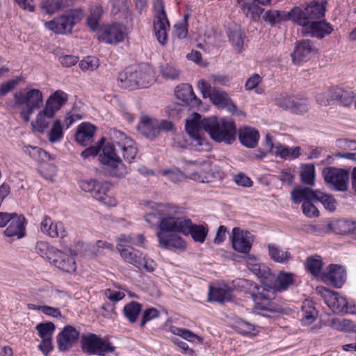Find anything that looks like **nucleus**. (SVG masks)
<instances>
[{
	"mask_svg": "<svg viewBox=\"0 0 356 356\" xmlns=\"http://www.w3.org/2000/svg\"><path fill=\"white\" fill-rule=\"evenodd\" d=\"M40 231L51 238L63 239L67 232L60 221L54 222L49 216H44L40 222Z\"/></svg>",
	"mask_w": 356,
	"mask_h": 356,
	"instance_id": "a211bd4d",
	"label": "nucleus"
},
{
	"mask_svg": "<svg viewBox=\"0 0 356 356\" xmlns=\"http://www.w3.org/2000/svg\"><path fill=\"white\" fill-rule=\"evenodd\" d=\"M188 15H185L184 21L179 22L174 26V33L175 35L179 39L186 38L188 34Z\"/></svg>",
	"mask_w": 356,
	"mask_h": 356,
	"instance_id": "69168bd1",
	"label": "nucleus"
},
{
	"mask_svg": "<svg viewBox=\"0 0 356 356\" xmlns=\"http://www.w3.org/2000/svg\"><path fill=\"white\" fill-rule=\"evenodd\" d=\"M186 131L191 145L196 151H208L211 145L204 137L203 130L217 143L232 144L236 140L237 128L234 121L229 118L218 119L216 116L202 118L200 114L194 113L191 120L186 122Z\"/></svg>",
	"mask_w": 356,
	"mask_h": 356,
	"instance_id": "f257e3e1",
	"label": "nucleus"
},
{
	"mask_svg": "<svg viewBox=\"0 0 356 356\" xmlns=\"http://www.w3.org/2000/svg\"><path fill=\"white\" fill-rule=\"evenodd\" d=\"M63 137V131L61 121L56 120L50 129L48 138L51 143H56L61 140Z\"/></svg>",
	"mask_w": 356,
	"mask_h": 356,
	"instance_id": "6e6d98bb",
	"label": "nucleus"
},
{
	"mask_svg": "<svg viewBox=\"0 0 356 356\" xmlns=\"http://www.w3.org/2000/svg\"><path fill=\"white\" fill-rule=\"evenodd\" d=\"M250 294L257 309L277 312L278 310L273 306L270 300L273 298V293L269 290L257 284L250 285Z\"/></svg>",
	"mask_w": 356,
	"mask_h": 356,
	"instance_id": "f8f14e48",
	"label": "nucleus"
},
{
	"mask_svg": "<svg viewBox=\"0 0 356 356\" xmlns=\"http://www.w3.org/2000/svg\"><path fill=\"white\" fill-rule=\"evenodd\" d=\"M142 305L136 301H131L125 305L123 309L124 316L131 323L136 322L139 314L142 311Z\"/></svg>",
	"mask_w": 356,
	"mask_h": 356,
	"instance_id": "de8ad7c7",
	"label": "nucleus"
},
{
	"mask_svg": "<svg viewBox=\"0 0 356 356\" xmlns=\"http://www.w3.org/2000/svg\"><path fill=\"white\" fill-rule=\"evenodd\" d=\"M49 262L56 268L67 273L74 272L76 268L74 258L59 250L56 252Z\"/></svg>",
	"mask_w": 356,
	"mask_h": 356,
	"instance_id": "a878e982",
	"label": "nucleus"
},
{
	"mask_svg": "<svg viewBox=\"0 0 356 356\" xmlns=\"http://www.w3.org/2000/svg\"><path fill=\"white\" fill-rule=\"evenodd\" d=\"M117 149L112 145H106L103 153L99 156L101 163L111 168V174L117 177H124L127 173L126 165L116 154Z\"/></svg>",
	"mask_w": 356,
	"mask_h": 356,
	"instance_id": "9b49d317",
	"label": "nucleus"
},
{
	"mask_svg": "<svg viewBox=\"0 0 356 356\" xmlns=\"http://www.w3.org/2000/svg\"><path fill=\"white\" fill-rule=\"evenodd\" d=\"M154 9L155 11V19L154 21L168 20L165 10L164 2L162 0H154Z\"/></svg>",
	"mask_w": 356,
	"mask_h": 356,
	"instance_id": "e2e57ef3",
	"label": "nucleus"
},
{
	"mask_svg": "<svg viewBox=\"0 0 356 356\" xmlns=\"http://www.w3.org/2000/svg\"><path fill=\"white\" fill-rule=\"evenodd\" d=\"M345 268L337 264H330L322 273V280L336 288H341L346 281Z\"/></svg>",
	"mask_w": 356,
	"mask_h": 356,
	"instance_id": "f3484780",
	"label": "nucleus"
},
{
	"mask_svg": "<svg viewBox=\"0 0 356 356\" xmlns=\"http://www.w3.org/2000/svg\"><path fill=\"white\" fill-rule=\"evenodd\" d=\"M167 207L168 204L157 205L154 211L147 213L145 216V219L147 221V222L149 224V225L152 227H158L159 228L161 219L163 218V216H162L161 213L159 211V210L161 209V207Z\"/></svg>",
	"mask_w": 356,
	"mask_h": 356,
	"instance_id": "864d4df0",
	"label": "nucleus"
},
{
	"mask_svg": "<svg viewBox=\"0 0 356 356\" xmlns=\"http://www.w3.org/2000/svg\"><path fill=\"white\" fill-rule=\"evenodd\" d=\"M233 289L229 287H210L209 300L223 303L232 298Z\"/></svg>",
	"mask_w": 356,
	"mask_h": 356,
	"instance_id": "c9c22d12",
	"label": "nucleus"
},
{
	"mask_svg": "<svg viewBox=\"0 0 356 356\" xmlns=\"http://www.w3.org/2000/svg\"><path fill=\"white\" fill-rule=\"evenodd\" d=\"M81 342L83 350L89 355L104 356L106 353H113L115 349V347L109 342L95 334L83 335Z\"/></svg>",
	"mask_w": 356,
	"mask_h": 356,
	"instance_id": "9d476101",
	"label": "nucleus"
},
{
	"mask_svg": "<svg viewBox=\"0 0 356 356\" xmlns=\"http://www.w3.org/2000/svg\"><path fill=\"white\" fill-rule=\"evenodd\" d=\"M102 16V10L99 7L93 8L90 15L87 18V26L90 28L92 31H96L99 27V21Z\"/></svg>",
	"mask_w": 356,
	"mask_h": 356,
	"instance_id": "052dcab7",
	"label": "nucleus"
},
{
	"mask_svg": "<svg viewBox=\"0 0 356 356\" xmlns=\"http://www.w3.org/2000/svg\"><path fill=\"white\" fill-rule=\"evenodd\" d=\"M79 186L82 191L90 193L97 200L108 205L115 204V200L107 195L110 189L109 183L91 179L80 181Z\"/></svg>",
	"mask_w": 356,
	"mask_h": 356,
	"instance_id": "6e6552de",
	"label": "nucleus"
},
{
	"mask_svg": "<svg viewBox=\"0 0 356 356\" xmlns=\"http://www.w3.org/2000/svg\"><path fill=\"white\" fill-rule=\"evenodd\" d=\"M156 237L159 239V247L163 249H179L184 250L186 243L183 238L175 233L163 236V233L156 232Z\"/></svg>",
	"mask_w": 356,
	"mask_h": 356,
	"instance_id": "393cba45",
	"label": "nucleus"
},
{
	"mask_svg": "<svg viewBox=\"0 0 356 356\" xmlns=\"http://www.w3.org/2000/svg\"><path fill=\"white\" fill-rule=\"evenodd\" d=\"M322 175L329 187L337 191H346L348 188L350 172L348 170L335 167H326Z\"/></svg>",
	"mask_w": 356,
	"mask_h": 356,
	"instance_id": "0eeeda50",
	"label": "nucleus"
},
{
	"mask_svg": "<svg viewBox=\"0 0 356 356\" xmlns=\"http://www.w3.org/2000/svg\"><path fill=\"white\" fill-rule=\"evenodd\" d=\"M238 138L242 145L249 148L257 146L259 134L257 129L250 127H244L238 131Z\"/></svg>",
	"mask_w": 356,
	"mask_h": 356,
	"instance_id": "c85d7f7f",
	"label": "nucleus"
},
{
	"mask_svg": "<svg viewBox=\"0 0 356 356\" xmlns=\"http://www.w3.org/2000/svg\"><path fill=\"white\" fill-rule=\"evenodd\" d=\"M332 26L326 20L316 19L309 26L302 29V34L304 36H311L318 39H322L331 34L333 31Z\"/></svg>",
	"mask_w": 356,
	"mask_h": 356,
	"instance_id": "6ab92c4d",
	"label": "nucleus"
},
{
	"mask_svg": "<svg viewBox=\"0 0 356 356\" xmlns=\"http://www.w3.org/2000/svg\"><path fill=\"white\" fill-rule=\"evenodd\" d=\"M125 35L126 32L124 25L115 22L102 29L99 40L106 44H118L124 40Z\"/></svg>",
	"mask_w": 356,
	"mask_h": 356,
	"instance_id": "ddd939ff",
	"label": "nucleus"
},
{
	"mask_svg": "<svg viewBox=\"0 0 356 356\" xmlns=\"http://www.w3.org/2000/svg\"><path fill=\"white\" fill-rule=\"evenodd\" d=\"M262 78L257 73L252 74L246 81L245 88L246 90H255L257 93H261V90H259V84L261 82Z\"/></svg>",
	"mask_w": 356,
	"mask_h": 356,
	"instance_id": "338daca9",
	"label": "nucleus"
},
{
	"mask_svg": "<svg viewBox=\"0 0 356 356\" xmlns=\"http://www.w3.org/2000/svg\"><path fill=\"white\" fill-rule=\"evenodd\" d=\"M317 49L314 42L310 40H302L296 43L291 57L294 63H300L308 60L312 54L316 53Z\"/></svg>",
	"mask_w": 356,
	"mask_h": 356,
	"instance_id": "aec40b11",
	"label": "nucleus"
},
{
	"mask_svg": "<svg viewBox=\"0 0 356 356\" xmlns=\"http://www.w3.org/2000/svg\"><path fill=\"white\" fill-rule=\"evenodd\" d=\"M268 249L270 259L275 262L285 263L291 258L290 252L281 250L275 244H269Z\"/></svg>",
	"mask_w": 356,
	"mask_h": 356,
	"instance_id": "09e8293b",
	"label": "nucleus"
},
{
	"mask_svg": "<svg viewBox=\"0 0 356 356\" xmlns=\"http://www.w3.org/2000/svg\"><path fill=\"white\" fill-rule=\"evenodd\" d=\"M39 337L43 339H52L56 326L52 322L38 323L35 327Z\"/></svg>",
	"mask_w": 356,
	"mask_h": 356,
	"instance_id": "603ef678",
	"label": "nucleus"
},
{
	"mask_svg": "<svg viewBox=\"0 0 356 356\" xmlns=\"http://www.w3.org/2000/svg\"><path fill=\"white\" fill-rule=\"evenodd\" d=\"M153 26L157 41L161 45H165L168 42L167 30L170 29L169 21H154Z\"/></svg>",
	"mask_w": 356,
	"mask_h": 356,
	"instance_id": "79ce46f5",
	"label": "nucleus"
},
{
	"mask_svg": "<svg viewBox=\"0 0 356 356\" xmlns=\"http://www.w3.org/2000/svg\"><path fill=\"white\" fill-rule=\"evenodd\" d=\"M138 131L146 138L154 139L159 135L157 120L144 118L137 127Z\"/></svg>",
	"mask_w": 356,
	"mask_h": 356,
	"instance_id": "473e14b6",
	"label": "nucleus"
},
{
	"mask_svg": "<svg viewBox=\"0 0 356 356\" xmlns=\"http://www.w3.org/2000/svg\"><path fill=\"white\" fill-rule=\"evenodd\" d=\"M293 96H290L286 93L280 94L275 98V103L280 108L291 111L293 105Z\"/></svg>",
	"mask_w": 356,
	"mask_h": 356,
	"instance_id": "680f3d73",
	"label": "nucleus"
},
{
	"mask_svg": "<svg viewBox=\"0 0 356 356\" xmlns=\"http://www.w3.org/2000/svg\"><path fill=\"white\" fill-rule=\"evenodd\" d=\"M301 181L302 183L309 185H314L315 168L313 164H307L303 166L300 173Z\"/></svg>",
	"mask_w": 356,
	"mask_h": 356,
	"instance_id": "5fc2aeb1",
	"label": "nucleus"
},
{
	"mask_svg": "<svg viewBox=\"0 0 356 356\" xmlns=\"http://www.w3.org/2000/svg\"><path fill=\"white\" fill-rule=\"evenodd\" d=\"M58 250V249L50 246L49 244L45 241H38L35 245L36 252L42 257L46 258L49 261H51V258Z\"/></svg>",
	"mask_w": 356,
	"mask_h": 356,
	"instance_id": "8fccbe9b",
	"label": "nucleus"
},
{
	"mask_svg": "<svg viewBox=\"0 0 356 356\" xmlns=\"http://www.w3.org/2000/svg\"><path fill=\"white\" fill-rule=\"evenodd\" d=\"M22 150L24 154L37 161H43L50 158V155L47 152L38 146L24 145L22 147Z\"/></svg>",
	"mask_w": 356,
	"mask_h": 356,
	"instance_id": "a18cd8bd",
	"label": "nucleus"
},
{
	"mask_svg": "<svg viewBox=\"0 0 356 356\" xmlns=\"http://www.w3.org/2000/svg\"><path fill=\"white\" fill-rule=\"evenodd\" d=\"M248 268L252 272L262 283L268 284L274 280V275L269 267L260 263L255 257H250L247 261Z\"/></svg>",
	"mask_w": 356,
	"mask_h": 356,
	"instance_id": "412c9836",
	"label": "nucleus"
},
{
	"mask_svg": "<svg viewBox=\"0 0 356 356\" xmlns=\"http://www.w3.org/2000/svg\"><path fill=\"white\" fill-rule=\"evenodd\" d=\"M309 109V101L305 98H295L293 99V105L291 108V112L295 114H303L307 112Z\"/></svg>",
	"mask_w": 356,
	"mask_h": 356,
	"instance_id": "bf43d9fd",
	"label": "nucleus"
},
{
	"mask_svg": "<svg viewBox=\"0 0 356 356\" xmlns=\"http://www.w3.org/2000/svg\"><path fill=\"white\" fill-rule=\"evenodd\" d=\"M300 150V148L298 146L289 147L279 143L276 145L275 155L284 159H293L299 156Z\"/></svg>",
	"mask_w": 356,
	"mask_h": 356,
	"instance_id": "c03bdc74",
	"label": "nucleus"
},
{
	"mask_svg": "<svg viewBox=\"0 0 356 356\" xmlns=\"http://www.w3.org/2000/svg\"><path fill=\"white\" fill-rule=\"evenodd\" d=\"M264 21L273 26L277 23L288 21V12L277 10H267L262 17Z\"/></svg>",
	"mask_w": 356,
	"mask_h": 356,
	"instance_id": "37998d69",
	"label": "nucleus"
},
{
	"mask_svg": "<svg viewBox=\"0 0 356 356\" xmlns=\"http://www.w3.org/2000/svg\"><path fill=\"white\" fill-rule=\"evenodd\" d=\"M14 101L17 106H24L20 112V115L24 122H28L33 111L42 105V93L38 89L19 91L15 93Z\"/></svg>",
	"mask_w": 356,
	"mask_h": 356,
	"instance_id": "39448f33",
	"label": "nucleus"
},
{
	"mask_svg": "<svg viewBox=\"0 0 356 356\" xmlns=\"http://www.w3.org/2000/svg\"><path fill=\"white\" fill-rule=\"evenodd\" d=\"M252 236L250 232L234 227L232 229V236L233 248L238 252L248 253L252 248Z\"/></svg>",
	"mask_w": 356,
	"mask_h": 356,
	"instance_id": "4468645a",
	"label": "nucleus"
},
{
	"mask_svg": "<svg viewBox=\"0 0 356 356\" xmlns=\"http://www.w3.org/2000/svg\"><path fill=\"white\" fill-rule=\"evenodd\" d=\"M67 99L68 95L67 93L62 90H56L49 96L44 106L56 114L65 104Z\"/></svg>",
	"mask_w": 356,
	"mask_h": 356,
	"instance_id": "72a5a7b5",
	"label": "nucleus"
},
{
	"mask_svg": "<svg viewBox=\"0 0 356 356\" xmlns=\"http://www.w3.org/2000/svg\"><path fill=\"white\" fill-rule=\"evenodd\" d=\"M302 308L301 322L303 325H310L318 317V312L314 308L313 302L309 300L303 302Z\"/></svg>",
	"mask_w": 356,
	"mask_h": 356,
	"instance_id": "4c0bfd02",
	"label": "nucleus"
},
{
	"mask_svg": "<svg viewBox=\"0 0 356 356\" xmlns=\"http://www.w3.org/2000/svg\"><path fill=\"white\" fill-rule=\"evenodd\" d=\"M160 312L159 311L154 307L148 308L145 309L142 316V318L140 321V326L141 328L145 327V325L147 322L156 318L159 316Z\"/></svg>",
	"mask_w": 356,
	"mask_h": 356,
	"instance_id": "0e129e2a",
	"label": "nucleus"
},
{
	"mask_svg": "<svg viewBox=\"0 0 356 356\" xmlns=\"http://www.w3.org/2000/svg\"><path fill=\"white\" fill-rule=\"evenodd\" d=\"M154 81L153 70L147 64L127 67L118 78L120 87L130 90L148 88Z\"/></svg>",
	"mask_w": 356,
	"mask_h": 356,
	"instance_id": "f03ea898",
	"label": "nucleus"
},
{
	"mask_svg": "<svg viewBox=\"0 0 356 356\" xmlns=\"http://www.w3.org/2000/svg\"><path fill=\"white\" fill-rule=\"evenodd\" d=\"M113 137L118 140L115 143L122 151L124 159L131 163L137 154V149L134 147L133 140L120 131H114Z\"/></svg>",
	"mask_w": 356,
	"mask_h": 356,
	"instance_id": "2eb2a0df",
	"label": "nucleus"
},
{
	"mask_svg": "<svg viewBox=\"0 0 356 356\" xmlns=\"http://www.w3.org/2000/svg\"><path fill=\"white\" fill-rule=\"evenodd\" d=\"M186 222L183 230V234H190L192 238L198 243H204L208 234V229L203 225L193 224L191 219L187 218Z\"/></svg>",
	"mask_w": 356,
	"mask_h": 356,
	"instance_id": "bb28decb",
	"label": "nucleus"
},
{
	"mask_svg": "<svg viewBox=\"0 0 356 356\" xmlns=\"http://www.w3.org/2000/svg\"><path fill=\"white\" fill-rule=\"evenodd\" d=\"M175 95L183 104L190 105L191 106H198L201 104V100L194 94L192 86L188 83H182L176 87Z\"/></svg>",
	"mask_w": 356,
	"mask_h": 356,
	"instance_id": "b1692460",
	"label": "nucleus"
},
{
	"mask_svg": "<svg viewBox=\"0 0 356 356\" xmlns=\"http://www.w3.org/2000/svg\"><path fill=\"white\" fill-rule=\"evenodd\" d=\"M325 4V1L313 0L307 4L295 6L288 12V20L305 29L314 20L324 17Z\"/></svg>",
	"mask_w": 356,
	"mask_h": 356,
	"instance_id": "7ed1b4c3",
	"label": "nucleus"
},
{
	"mask_svg": "<svg viewBox=\"0 0 356 356\" xmlns=\"http://www.w3.org/2000/svg\"><path fill=\"white\" fill-rule=\"evenodd\" d=\"M96 127L90 123L83 122L79 125L75 134L76 141L83 145L86 146L90 143L93 138Z\"/></svg>",
	"mask_w": 356,
	"mask_h": 356,
	"instance_id": "c756f323",
	"label": "nucleus"
},
{
	"mask_svg": "<svg viewBox=\"0 0 356 356\" xmlns=\"http://www.w3.org/2000/svg\"><path fill=\"white\" fill-rule=\"evenodd\" d=\"M161 74L166 79L176 80L179 77V70L174 65L167 63L159 67Z\"/></svg>",
	"mask_w": 356,
	"mask_h": 356,
	"instance_id": "4d7b16f0",
	"label": "nucleus"
},
{
	"mask_svg": "<svg viewBox=\"0 0 356 356\" xmlns=\"http://www.w3.org/2000/svg\"><path fill=\"white\" fill-rule=\"evenodd\" d=\"M80 332L74 327L65 325L56 337L58 348L60 351H66L78 341Z\"/></svg>",
	"mask_w": 356,
	"mask_h": 356,
	"instance_id": "dca6fc26",
	"label": "nucleus"
},
{
	"mask_svg": "<svg viewBox=\"0 0 356 356\" xmlns=\"http://www.w3.org/2000/svg\"><path fill=\"white\" fill-rule=\"evenodd\" d=\"M188 178L200 183H209L214 178V172H211V165L209 163H204V168L190 173Z\"/></svg>",
	"mask_w": 356,
	"mask_h": 356,
	"instance_id": "58836bf2",
	"label": "nucleus"
},
{
	"mask_svg": "<svg viewBox=\"0 0 356 356\" xmlns=\"http://www.w3.org/2000/svg\"><path fill=\"white\" fill-rule=\"evenodd\" d=\"M306 268L312 275H318L323 268L321 257H308L306 261Z\"/></svg>",
	"mask_w": 356,
	"mask_h": 356,
	"instance_id": "13d9d810",
	"label": "nucleus"
},
{
	"mask_svg": "<svg viewBox=\"0 0 356 356\" xmlns=\"http://www.w3.org/2000/svg\"><path fill=\"white\" fill-rule=\"evenodd\" d=\"M8 227L4 230V234L7 237H15L22 238L25 236V223L26 219L22 215L18 216L16 213L12 216V220H9Z\"/></svg>",
	"mask_w": 356,
	"mask_h": 356,
	"instance_id": "5701e85b",
	"label": "nucleus"
},
{
	"mask_svg": "<svg viewBox=\"0 0 356 356\" xmlns=\"http://www.w3.org/2000/svg\"><path fill=\"white\" fill-rule=\"evenodd\" d=\"M159 211L163 218L159 226V231L157 232L163 233V236L172 233H183V230L187 218L185 217H175L173 215L178 212L179 208L168 204L167 207H161Z\"/></svg>",
	"mask_w": 356,
	"mask_h": 356,
	"instance_id": "423d86ee",
	"label": "nucleus"
},
{
	"mask_svg": "<svg viewBox=\"0 0 356 356\" xmlns=\"http://www.w3.org/2000/svg\"><path fill=\"white\" fill-rule=\"evenodd\" d=\"M74 0H41L40 7L48 15H54L61 10L72 6Z\"/></svg>",
	"mask_w": 356,
	"mask_h": 356,
	"instance_id": "7c9ffc66",
	"label": "nucleus"
},
{
	"mask_svg": "<svg viewBox=\"0 0 356 356\" xmlns=\"http://www.w3.org/2000/svg\"><path fill=\"white\" fill-rule=\"evenodd\" d=\"M316 197H315L314 202H320L322 203L325 209L330 211H333L335 210V203L336 201L334 198L331 195L323 193L320 191L316 190Z\"/></svg>",
	"mask_w": 356,
	"mask_h": 356,
	"instance_id": "3c124183",
	"label": "nucleus"
},
{
	"mask_svg": "<svg viewBox=\"0 0 356 356\" xmlns=\"http://www.w3.org/2000/svg\"><path fill=\"white\" fill-rule=\"evenodd\" d=\"M293 273L280 271L275 280V286L279 291H282L286 290L290 286L293 284Z\"/></svg>",
	"mask_w": 356,
	"mask_h": 356,
	"instance_id": "49530a36",
	"label": "nucleus"
},
{
	"mask_svg": "<svg viewBox=\"0 0 356 356\" xmlns=\"http://www.w3.org/2000/svg\"><path fill=\"white\" fill-rule=\"evenodd\" d=\"M253 1H257L260 4L266 5L270 2V0H237V3L241 6V9L245 17L257 22L260 19L264 9Z\"/></svg>",
	"mask_w": 356,
	"mask_h": 356,
	"instance_id": "4be33fe9",
	"label": "nucleus"
},
{
	"mask_svg": "<svg viewBox=\"0 0 356 356\" xmlns=\"http://www.w3.org/2000/svg\"><path fill=\"white\" fill-rule=\"evenodd\" d=\"M312 202L304 201L302 204V212L308 218H316L319 216V211Z\"/></svg>",
	"mask_w": 356,
	"mask_h": 356,
	"instance_id": "774afa93",
	"label": "nucleus"
},
{
	"mask_svg": "<svg viewBox=\"0 0 356 356\" xmlns=\"http://www.w3.org/2000/svg\"><path fill=\"white\" fill-rule=\"evenodd\" d=\"M209 98L213 104L218 107L226 108L229 112L234 113L237 109L236 106L225 92L213 88Z\"/></svg>",
	"mask_w": 356,
	"mask_h": 356,
	"instance_id": "cd10ccee",
	"label": "nucleus"
},
{
	"mask_svg": "<svg viewBox=\"0 0 356 356\" xmlns=\"http://www.w3.org/2000/svg\"><path fill=\"white\" fill-rule=\"evenodd\" d=\"M83 17V9H70L60 16L46 22L44 26L56 34L70 33L74 26L80 22Z\"/></svg>",
	"mask_w": 356,
	"mask_h": 356,
	"instance_id": "20e7f679",
	"label": "nucleus"
},
{
	"mask_svg": "<svg viewBox=\"0 0 356 356\" xmlns=\"http://www.w3.org/2000/svg\"><path fill=\"white\" fill-rule=\"evenodd\" d=\"M55 114L47 107L41 111L37 115L35 120L36 129L43 133L46 129L49 127V124Z\"/></svg>",
	"mask_w": 356,
	"mask_h": 356,
	"instance_id": "a19ab883",
	"label": "nucleus"
},
{
	"mask_svg": "<svg viewBox=\"0 0 356 356\" xmlns=\"http://www.w3.org/2000/svg\"><path fill=\"white\" fill-rule=\"evenodd\" d=\"M330 293L328 299L326 302L329 307H330L334 312H345L348 313V303L346 298L339 295L338 292L326 291Z\"/></svg>",
	"mask_w": 356,
	"mask_h": 356,
	"instance_id": "2f4dec72",
	"label": "nucleus"
},
{
	"mask_svg": "<svg viewBox=\"0 0 356 356\" xmlns=\"http://www.w3.org/2000/svg\"><path fill=\"white\" fill-rule=\"evenodd\" d=\"M316 195V190L314 191L308 187L296 186L291 191V200L295 204H300L304 201H314Z\"/></svg>",
	"mask_w": 356,
	"mask_h": 356,
	"instance_id": "f704fd0d",
	"label": "nucleus"
},
{
	"mask_svg": "<svg viewBox=\"0 0 356 356\" xmlns=\"http://www.w3.org/2000/svg\"><path fill=\"white\" fill-rule=\"evenodd\" d=\"M118 249L124 261L131 264L140 270L145 269L147 272L154 270V261L149 258H146V256L139 250L131 246L122 248V245L120 244L118 245Z\"/></svg>",
	"mask_w": 356,
	"mask_h": 356,
	"instance_id": "1a4fd4ad",
	"label": "nucleus"
},
{
	"mask_svg": "<svg viewBox=\"0 0 356 356\" xmlns=\"http://www.w3.org/2000/svg\"><path fill=\"white\" fill-rule=\"evenodd\" d=\"M329 93L331 94V99L332 100L338 101L344 106L351 105L354 99V93L352 91L343 90L338 87L332 88Z\"/></svg>",
	"mask_w": 356,
	"mask_h": 356,
	"instance_id": "e433bc0d",
	"label": "nucleus"
},
{
	"mask_svg": "<svg viewBox=\"0 0 356 356\" xmlns=\"http://www.w3.org/2000/svg\"><path fill=\"white\" fill-rule=\"evenodd\" d=\"M229 42L237 51H241L243 47V32L241 27L236 24L232 25L227 30Z\"/></svg>",
	"mask_w": 356,
	"mask_h": 356,
	"instance_id": "ea45409f",
	"label": "nucleus"
}]
</instances>
